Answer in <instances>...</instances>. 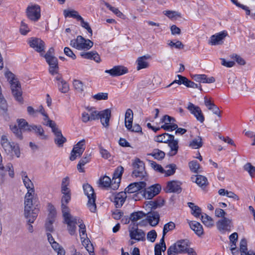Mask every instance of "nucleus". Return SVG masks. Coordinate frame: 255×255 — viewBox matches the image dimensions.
Segmentation results:
<instances>
[{"label":"nucleus","mask_w":255,"mask_h":255,"mask_svg":"<svg viewBox=\"0 0 255 255\" xmlns=\"http://www.w3.org/2000/svg\"><path fill=\"white\" fill-rule=\"evenodd\" d=\"M73 86L77 91L81 92L83 91V84L81 81L74 80L73 81Z\"/></svg>","instance_id":"57"},{"label":"nucleus","mask_w":255,"mask_h":255,"mask_svg":"<svg viewBox=\"0 0 255 255\" xmlns=\"http://www.w3.org/2000/svg\"><path fill=\"white\" fill-rule=\"evenodd\" d=\"M64 15L65 17H71L74 18H76L77 20L79 21V17H81V15H80L78 14V12L74 10H69L67 9H65L64 10Z\"/></svg>","instance_id":"48"},{"label":"nucleus","mask_w":255,"mask_h":255,"mask_svg":"<svg viewBox=\"0 0 255 255\" xmlns=\"http://www.w3.org/2000/svg\"><path fill=\"white\" fill-rule=\"evenodd\" d=\"M195 182L200 187L206 186L207 184V178L202 175H198L196 176Z\"/></svg>","instance_id":"51"},{"label":"nucleus","mask_w":255,"mask_h":255,"mask_svg":"<svg viewBox=\"0 0 255 255\" xmlns=\"http://www.w3.org/2000/svg\"><path fill=\"white\" fill-rule=\"evenodd\" d=\"M149 162L150 163L151 167L153 168L155 170L161 173H164L165 170L160 165L156 163V162L152 160H149Z\"/></svg>","instance_id":"54"},{"label":"nucleus","mask_w":255,"mask_h":255,"mask_svg":"<svg viewBox=\"0 0 255 255\" xmlns=\"http://www.w3.org/2000/svg\"><path fill=\"white\" fill-rule=\"evenodd\" d=\"M133 120V112L132 111L128 109L125 114V126L127 129H130L131 128V124Z\"/></svg>","instance_id":"36"},{"label":"nucleus","mask_w":255,"mask_h":255,"mask_svg":"<svg viewBox=\"0 0 255 255\" xmlns=\"http://www.w3.org/2000/svg\"><path fill=\"white\" fill-rule=\"evenodd\" d=\"M168 44L171 47L174 46L176 48L179 49H182L184 47V45L180 41H177L176 42H173L172 41H170Z\"/></svg>","instance_id":"61"},{"label":"nucleus","mask_w":255,"mask_h":255,"mask_svg":"<svg viewBox=\"0 0 255 255\" xmlns=\"http://www.w3.org/2000/svg\"><path fill=\"white\" fill-rule=\"evenodd\" d=\"M148 155L152 156L154 159L160 160L164 158L165 153L163 151L155 148L153 150L151 153H148Z\"/></svg>","instance_id":"41"},{"label":"nucleus","mask_w":255,"mask_h":255,"mask_svg":"<svg viewBox=\"0 0 255 255\" xmlns=\"http://www.w3.org/2000/svg\"><path fill=\"white\" fill-rule=\"evenodd\" d=\"M189 226L197 236L200 237L204 234L203 227L199 222L191 221L189 223Z\"/></svg>","instance_id":"34"},{"label":"nucleus","mask_w":255,"mask_h":255,"mask_svg":"<svg viewBox=\"0 0 255 255\" xmlns=\"http://www.w3.org/2000/svg\"><path fill=\"white\" fill-rule=\"evenodd\" d=\"M86 110L89 112L90 121L99 119L100 112L95 110L94 107H88L86 108Z\"/></svg>","instance_id":"42"},{"label":"nucleus","mask_w":255,"mask_h":255,"mask_svg":"<svg viewBox=\"0 0 255 255\" xmlns=\"http://www.w3.org/2000/svg\"><path fill=\"white\" fill-rule=\"evenodd\" d=\"M173 135L168 134L167 133H164L154 137V140L156 142H164L167 143L168 141L171 140V138L172 137Z\"/></svg>","instance_id":"39"},{"label":"nucleus","mask_w":255,"mask_h":255,"mask_svg":"<svg viewBox=\"0 0 255 255\" xmlns=\"http://www.w3.org/2000/svg\"><path fill=\"white\" fill-rule=\"evenodd\" d=\"M48 208L49 213L48 214V219L54 220V218L56 215V211L54 206L51 204H49L48 205Z\"/></svg>","instance_id":"59"},{"label":"nucleus","mask_w":255,"mask_h":255,"mask_svg":"<svg viewBox=\"0 0 255 255\" xmlns=\"http://www.w3.org/2000/svg\"><path fill=\"white\" fill-rule=\"evenodd\" d=\"M53 132L55 135L54 139L55 143L59 147H62L67 139L62 135L61 130L60 129H56Z\"/></svg>","instance_id":"22"},{"label":"nucleus","mask_w":255,"mask_h":255,"mask_svg":"<svg viewBox=\"0 0 255 255\" xmlns=\"http://www.w3.org/2000/svg\"><path fill=\"white\" fill-rule=\"evenodd\" d=\"M24 209L25 214H27L30 209H37L34 207L33 203V195L30 193H27L24 198Z\"/></svg>","instance_id":"23"},{"label":"nucleus","mask_w":255,"mask_h":255,"mask_svg":"<svg viewBox=\"0 0 255 255\" xmlns=\"http://www.w3.org/2000/svg\"><path fill=\"white\" fill-rule=\"evenodd\" d=\"M201 220L202 223L207 227H211L214 225V221L212 218L205 213L201 215Z\"/></svg>","instance_id":"44"},{"label":"nucleus","mask_w":255,"mask_h":255,"mask_svg":"<svg viewBox=\"0 0 255 255\" xmlns=\"http://www.w3.org/2000/svg\"><path fill=\"white\" fill-rule=\"evenodd\" d=\"M161 188L159 184H157L151 186L147 188H144L142 196L148 199H152L157 195L161 191Z\"/></svg>","instance_id":"8"},{"label":"nucleus","mask_w":255,"mask_h":255,"mask_svg":"<svg viewBox=\"0 0 255 255\" xmlns=\"http://www.w3.org/2000/svg\"><path fill=\"white\" fill-rule=\"evenodd\" d=\"M90 154L88 153H85L84 156L79 161L77 168L78 170L80 172H84L85 170L83 167L86 163H88L90 161Z\"/></svg>","instance_id":"37"},{"label":"nucleus","mask_w":255,"mask_h":255,"mask_svg":"<svg viewBox=\"0 0 255 255\" xmlns=\"http://www.w3.org/2000/svg\"><path fill=\"white\" fill-rule=\"evenodd\" d=\"M85 149V140L82 139L76 144L71 152L70 160L73 161L76 159L77 157H80L82 155Z\"/></svg>","instance_id":"5"},{"label":"nucleus","mask_w":255,"mask_h":255,"mask_svg":"<svg viewBox=\"0 0 255 255\" xmlns=\"http://www.w3.org/2000/svg\"><path fill=\"white\" fill-rule=\"evenodd\" d=\"M46 61L47 63L49 65V73L52 75H54L55 74L57 75L59 74L58 73L59 67L58 65V60L57 58L55 56L50 57H46Z\"/></svg>","instance_id":"16"},{"label":"nucleus","mask_w":255,"mask_h":255,"mask_svg":"<svg viewBox=\"0 0 255 255\" xmlns=\"http://www.w3.org/2000/svg\"><path fill=\"white\" fill-rule=\"evenodd\" d=\"M194 80L197 82L203 83H213L215 82V79L213 77L208 78L205 74H197L192 77Z\"/></svg>","instance_id":"30"},{"label":"nucleus","mask_w":255,"mask_h":255,"mask_svg":"<svg viewBox=\"0 0 255 255\" xmlns=\"http://www.w3.org/2000/svg\"><path fill=\"white\" fill-rule=\"evenodd\" d=\"M61 198V210L64 223L67 225V230L71 235L76 234V224L77 223V217H74L70 213V209L67 206L71 198V194H62Z\"/></svg>","instance_id":"1"},{"label":"nucleus","mask_w":255,"mask_h":255,"mask_svg":"<svg viewBox=\"0 0 255 255\" xmlns=\"http://www.w3.org/2000/svg\"><path fill=\"white\" fill-rule=\"evenodd\" d=\"M70 184L69 178L66 177L62 179L61 191L62 194H71L70 189L68 187Z\"/></svg>","instance_id":"40"},{"label":"nucleus","mask_w":255,"mask_h":255,"mask_svg":"<svg viewBox=\"0 0 255 255\" xmlns=\"http://www.w3.org/2000/svg\"><path fill=\"white\" fill-rule=\"evenodd\" d=\"M227 35L228 33L225 31L213 35L211 36L208 44L211 45L222 44L223 43V40Z\"/></svg>","instance_id":"12"},{"label":"nucleus","mask_w":255,"mask_h":255,"mask_svg":"<svg viewBox=\"0 0 255 255\" xmlns=\"http://www.w3.org/2000/svg\"><path fill=\"white\" fill-rule=\"evenodd\" d=\"M217 226L220 231H230L233 226L232 220L226 217H223L221 220L218 221Z\"/></svg>","instance_id":"18"},{"label":"nucleus","mask_w":255,"mask_h":255,"mask_svg":"<svg viewBox=\"0 0 255 255\" xmlns=\"http://www.w3.org/2000/svg\"><path fill=\"white\" fill-rule=\"evenodd\" d=\"M190 242L187 240H181L177 241L175 244L171 245V248H174L180 254L185 253L188 247H190Z\"/></svg>","instance_id":"13"},{"label":"nucleus","mask_w":255,"mask_h":255,"mask_svg":"<svg viewBox=\"0 0 255 255\" xmlns=\"http://www.w3.org/2000/svg\"><path fill=\"white\" fill-rule=\"evenodd\" d=\"M124 171V168L122 166H118L115 170L113 177L114 178H120L121 179L123 173Z\"/></svg>","instance_id":"60"},{"label":"nucleus","mask_w":255,"mask_h":255,"mask_svg":"<svg viewBox=\"0 0 255 255\" xmlns=\"http://www.w3.org/2000/svg\"><path fill=\"white\" fill-rule=\"evenodd\" d=\"M55 79L58 82L57 87L60 92L62 93H66L69 91V84L63 79L61 74H58L56 75Z\"/></svg>","instance_id":"19"},{"label":"nucleus","mask_w":255,"mask_h":255,"mask_svg":"<svg viewBox=\"0 0 255 255\" xmlns=\"http://www.w3.org/2000/svg\"><path fill=\"white\" fill-rule=\"evenodd\" d=\"M151 56L149 55H144L137 58L136 62L137 63V70L147 68L149 67V63L146 60L150 59Z\"/></svg>","instance_id":"27"},{"label":"nucleus","mask_w":255,"mask_h":255,"mask_svg":"<svg viewBox=\"0 0 255 255\" xmlns=\"http://www.w3.org/2000/svg\"><path fill=\"white\" fill-rule=\"evenodd\" d=\"M202 139L200 136H198L197 137L193 139L189 144V146L194 149L199 148L202 146Z\"/></svg>","instance_id":"45"},{"label":"nucleus","mask_w":255,"mask_h":255,"mask_svg":"<svg viewBox=\"0 0 255 255\" xmlns=\"http://www.w3.org/2000/svg\"><path fill=\"white\" fill-rule=\"evenodd\" d=\"M168 146L170 148V151L168 153L169 156H174L177 154L178 150V140L175 139L174 136L173 135L171 140L168 141Z\"/></svg>","instance_id":"29"},{"label":"nucleus","mask_w":255,"mask_h":255,"mask_svg":"<svg viewBox=\"0 0 255 255\" xmlns=\"http://www.w3.org/2000/svg\"><path fill=\"white\" fill-rule=\"evenodd\" d=\"M80 55L83 58L94 60L97 63H99L101 61L99 55L95 51L90 52H82L80 53Z\"/></svg>","instance_id":"31"},{"label":"nucleus","mask_w":255,"mask_h":255,"mask_svg":"<svg viewBox=\"0 0 255 255\" xmlns=\"http://www.w3.org/2000/svg\"><path fill=\"white\" fill-rule=\"evenodd\" d=\"M0 109L3 112H6L7 110V103L2 93L0 94Z\"/></svg>","instance_id":"56"},{"label":"nucleus","mask_w":255,"mask_h":255,"mask_svg":"<svg viewBox=\"0 0 255 255\" xmlns=\"http://www.w3.org/2000/svg\"><path fill=\"white\" fill-rule=\"evenodd\" d=\"M211 98L208 99L206 96L204 97L205 106L208 108L209 110L212 111L213 114L217 115L219 117H221V111L213 102H211Z\"/></svg>","instance_id":"24"},{"label":"nucleus","mask_w":255,"mask_h":255,"mask_svg":"<svg viewBox=\"0 0 255 255\" xmlns=\"http://www.w3.org/2000/svg\"><path fill=\"white\" fill-rule=\"evenodd\" d=\"M128 72V69L122 65L115 66L111 69L105 71V73L109 74L112 77L120 76Z\"/></svg>","instance_id":"14"},{"label":"nucleus","mask_w":255,"mask_h":255,"mask_svg":"<svg viewBox=\"0 0 255 255\" xmlns=\"http://www.w3.org/2000/svg\"><path fill=\"white\" fill-rule=\"evenodd\" d=\"M29 128V132H34L38 136L42 139H45L47 138L44 134V130L40 125H31Z\"/></svg>","instance_id":"32"},{"label":"nucleus","mask_w":255,"mask_h":255,"mask_svg":"<svg viewBox=\"0 0 255 255\" xmlns=\"http://www.w3.org/2000/svg\"><path fill=\"white\" fill-rule=\"evenodd\" d=\"M132 166L133 171L132 172V176L139 177L141 179L146 177L147 173L145 169L144 163L139 158H136L132 162Z\"/></svg>","instance_id":"4"},{"label":"nucleus","mask_w":255,"mask_h":255,"mask_svg":"<svg viewBox=\"0 0 255 255\" xmlns=\"http://www.w3.org/2000/svg\"><path fill=\"white\" fill-rule=\"evenodd\" d=\"M29 31V29L28 27L26 24L23 21H21V25L20 27V31L22 35H26L27 32Z\"/></svg>","instance_id":"64"},{"label":"nucleus","mask_w":255,"mask_h":255,"mask_svg":"<svg viewBox=\"0 0 255 255\" xmlns=\"http://www.w3.org/2000/svg\"><path fill=\"white\" fill-rule=\"evenodd\" d=\"M187 109L191 114L194 115L198 121L201 123H203L204 121V117L199 107L196 106L192 103H189Z\"/></svg>","instance_id":"17"},{"label":"nucleus","mask_w":255,"mask_h":255,"mask_svg":"<svg viewBox=\"0 0 255 255\" xmlns=\"http://www.w3.org/2000/svg\"><path fill=\"white\" fill-rule=\"evenodd\" d=\"M147 217L149 224L152 226H156L159 222V214L158 212L150 211L147 214Z\"/></svg>","instance_id":"25"},{"label":"nucleus","mask_w":255,"mask_h":255,"mask_svg":"<svg viewBox=\"0 0 255 255\" xmlns=\"http://www.w3.org/2000/svg\"><path fill=\"white\" fill-rule=\"evenodd\" d=\"M113 202L117 208H121L127 198L126 192H121L114 196Z\"/></svg>","instance_id":"21"},{"label":"nucleus","mask_w":255,"mask_h":255,"mask_svg":"<svg viewBox=\"0 0 255 255\" xmlns=\"http://www.w3.org/2000/svg\"><path fill=\"white\" fill-rule=\"evenodd\" d=\"M157 237V234L154 230L149 231L147 234V240L151 242H154Z\"/></svg>","instance_id":"62"},{"label":"nucleus","mask_w":255,"mask_h":255,"mask_svg":"<svg viewBox=\"0 0 255 255\" xmlns=\"http://www.w3.org/2000/svg\"><path fill=\"white\" fill-rule=\"evenodd\" d=\"M166 168H169L167 170H165L164 173L166 176H170L174 174L176 170V165L174 164H171L167 165L165 167Z\"/></svg>","instance_id":"55"},{"label":"nucleus","mask_w":255,"mask_h":255,"mask_svg":"<svg viewBox=\"0 0 255 255\" xmlns=\"http://www.w3.org/2000/svg\"><path fill=\"white\" fill-rule=\"evenodd\" d=\"M189 166L190 170L194 173H198V170L200 167L199 163L196 160H193L189 163Z\"/></svg>","instance_id":"52"},{"label":"nucleus","mask_w":255,"mask_h":255,"mask_svg":"<svg viewBox=\"0 0 255 255\" xmlns=\"http://www.w3.org/2000/svg\"><path fill=\"white\" fill-rule=\"evenodd\" d=\"M93 98L97 100H107L108 94L107 93H99L95 95Z\"/></svg>","instance_id":"63"},{"label":"nucleus","mask_w":255,"mask_h":255,"mask_svg":"<svg viewBox=\"0 0 255 255\" xmlns=\"http://www.w3.org/2000/svg\"><path fill=\"white\" fill-rule=\"evenodd\" d=\"M17 123L19 128L23 131H28L31 125L28 124L26 121L23 119H17Z\"/></svg>","instance_id":"43"},{"label":"nucleus","mask_w":255,"mask_h":255,"mask_svg":"<svg viewBox=\"0 0 255 255\" xmlns=\"http://www.w3.org/2000/svg\"><path fill=\"white\" fill-rule=\"evenodd\" d=\"M83 189L85 194L88 198L87 205L91 212L95 213L96 211L97 207L95 203L96 195L94 189L90 184H86L83 185Z\"/></svg>","instance_id":"3"},{"label":"nucleus","mask_w":255,"mask_h":255,"mask_svg":"<svg viewBox=\"0 0 255 255\" xmlns=\"http://www.w3.org/2000/svg\"><path fill=\"white\" fill-rule=\"evenodd\" d=\"M10 128L17 138L21 140L23 138L22 130L16 125H10Z\"/></svg>","instance_id":"46"},{"label":"nucleus","mask_w":255,"mask_h":255,"mask_svg":"<svg viewBox=\"0 0 255 255\" xmlns=\"http://www.w3.org/2000/svg\"><path fill=\"white\" fill-rule=\"evenodd\" d=\"M21 175L24 186L28 190L27 193H30V194H34V185L31 181L27 177L26 172L22 171L21 173Z\"/></svg>","instance_id":"26"},{"label":"nucleus","mask_w":255,"mask_h":255,"mask_svg":"<svg viewBox=\"0 0 255 255\" xmlns=\"http://www.w3.org/2000/svg\"><path fill=\"white\" fill-rule=\"evenodd\" d=\"M27 16L31 20L37 21L40 17V7L38 5L29 6L26 9Z\"/></svg>","instance_id":"7"},{"label":"nucleus","mask_w":255,"mask_h":255,"mask_svg":"<svg viewBox=\"0 0 255 255\" xmlns=\"http://www.w3.org/2000/svg\"><path fill=\"white\" fill-rule=\"evenodd\" d=\"M129 237L131 240H135L137 241H144L145 240V233L141 229L137 227L132 228L129 230Z\"/></svg>","instance_id":"10"},{"label":"nucleus","mask_w":255,"mask_h":255,"mask_svg":"<svg viewBox=\"0 0 255 255\" xmlns=\"http://www.w3.org/2000/svg\"><path fill=\"white\" fill-rule=\"evenodd\" d=\"M12 94L16 101L22 103L23 99L22 97V90L20 83L18 80L10 83Z\"/></svg>","instance_id":"9"},{"label":"nucleus","mask_w":255,"mask_h":255,"mask_svg":"<svg viewBox=\"0 0 255 255\" xmlns=\"http://www.w3.org/2000/svg\"><path fill=\"white\" fill-rule=\"evenodd\" d=\"M0 144L7 155H11L14 152L17 157H20V151L18 144L9 142L6 135H2L1 136Z\"/></svg>","instance_id":"2"},{"label":"nucleus","mask_w":255,"mask_h":255,"mask_svg":"<svg viewBox=\"0 0 255 255\" xmlns=\"http://www.w3.org/2000/svg\"><path fill=\"white\" fill-rule=\"evenodd\" d=\"M111 117V111L110 109H107L100 111L99 119L101 120L102 125L106 128L109 127V122Z\"/></svg>","instance_id":"20"},{"label":"nucleus","mask_w":255,"mask_h":255,"mask_svg":"<svg viewBox=\"0 0 255 255\" xmlns=\"http://www.w3.org/2000/svg\"><path fill=\"white\" fill-rule=\"evenodd\" d=\"M111 179L108 176H105L99 180V186L103 187H108L110 186Z\"/></svg>","instance_id":"49"},{"label":"nucleus","mask_w":255,"mask_h":255,"mask_svg":"<svg viewBox=\"0 0 255 255\" xmlns=\"http://www.w3.org/2000/svg\"><path fill=\"white\" fill-rule=\"evenodd\" d=\"M79 50H89L93 46V42L90 39H85L81 35H79Z\"/></svg>","instance_id":"33"},{"label":"nucleus","mask_w":255,"mask_h":255,"mask_svg":"<svg viewBox=\"0 0 255 255\" xmlns=\"http://www.w3.org/2000/svg\"><path fill=\"white\" fill-rule=\"evenodd\" d=\"M240 252L241 255H255L254 252L248 251L247 242L245 239H242L240 242Z\"/></svg>","instance_id":"38"},{"label":"nucleus","mask_w":255,"mask_h":255,"mask_svg":"<svg viewBox=\"0 0 255 255\" xmlns=\"http://www.w3.org/2000/svg\"><path fill=\"white\" fill-rule=\"evenodd\" d=\"M181 183L177 181H171L167 182L165 192L167 193H180L182 191Z\"/></svg>","instance_id":"15"},{"label":"nucleus","mask_w":255,"mask_h":255,"mask_svg":"<svg viewBox=\"0 0 255 255\" xmlns=\"http://www.w3.org/2000/svg\"><path fill=\"white\" fill-rule=\"evenodd\" d=\"M146 184L144 181L133 182L130 184L126 189L125 191L127 193H132L138 192L142 195L144 189L146 187Z\"/></svg>","instance_id":"6"},{"label":"nucleus","mask_w":255,"mask_h":255,"mask_svg":"<svg viewBox=\"0 0 255 255\" xmlns=\"http://www.w3.org/2000/svg\"><path fill=\"white\" fill-rule=\"evenodd\" d=\"M164 201L160 198L154 201H147L145 203V207L148 208L150 211H154L157 208H160L164 205Z\"/></svg>","instance_id":"28"},{"label":"nucleus","mask_w":255,"mask_h":255,"mask_svg":"<svg viewBox=\"0 0 255 255\" xmlns=\"http://www.w3.org/2000/svg\"><path fill=\"white\" fill-rule=\"evenodd\" d=\"M38 209H30L27 214H25V209H24V216L27 219L28 223H33L35 220L38 213Z\"/></svg>","instance_id":"35"},{"label":"nucleus","mask_w":255,"mask_h":255,"mask_svg":"<svg viewBox=\"0 0 255 255\" xmlns=\"http://www.w3.org/2000/svg\"><path fill=\"white\" fill-rule=\"evenodd\" d=\"M175 228V224L172 222H170L164 225L163 229V234L164 236L168 233L169 231L173 230Z\"/></svg>","instance_id":"53"},{"label":"nucleus","mask_w":255,"mask_h":255,"mask_svg":"<svg viewBox=\"0 0 255 255\" xmlns=\"http://www.w3.org/2000/svg\"><path fill=\"white\" fill-rule=\"evenodd\" d=\"M146 216V214L142 211L135 212L130 214V219L132 222H135Z\"/></svg>","instance_id":"47"},{"label":"nucleus","mask_w":255,"mask_h":255,"mask_svg":"<svg viewBox=\"0 0 255 255\" xmlns=\"http://www.w3.org/2000/svg\"><path fill=\"white\" fill-rule=\"evenodd\" d=\"M79 21L81 22V26L85 28L91 34V36L92 35V30L90 26L89 25V23L87 22H85L84 19L82 17H79Z\"/></svg>","instance_id":"58"},{"label":"nucleus","mask_w":255,"mask_h":255,"mask_svg":"<svg viewBox=\"0 0 255 255\" xmlns=\"http://www.w3.org/2000/svg\"><path fill=\"white\" fill-rule=\"evenodd\" d=\"M29 44L31 47L33 48L42 55V52L44 51L45 43L40 38H31L29 41Z\"/></svg>","instance_id":"11"},{"label":"nucleus","mask_w":255,"mask_h":255,"mask_svg":"<svg viewBox=\"0 0 255 255\" xmlns=\"http://www.w3.org/2000/svg\"><path fill=\"white\" fill-rule=\"evenodd\" d=\"M79 223V233L80 235H82V237L85 236L87 237V234H86V226L85 224L83 223L82 220H80L78 217H77V223L76 224V225Z\"/></svg>","instance_id":"50"}]
</instances>
